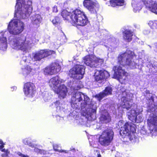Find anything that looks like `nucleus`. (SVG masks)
Segmentation results:
<instances>
[{"mask_svg": "<svg viewBox=\"0 0 157 157\" xmlns=\"http://www.w3.org/2000/svg\"><path fill=\"white\" fill-rule=\"evenodd\" d=\"M94 74L95 80L99 83L101 82L104 79L108 78L109 76V73L105 70H95Z\"/></svg>", "mask_w": 157, "mask_h": 157, "instance_id": "obj_17", "label": "nucleus"}, {"mask_svg": "<svg viewBox=\"0 0 157 157\" xmlns=\"http://www.w3.org/2000/svg\"><path fill=\"white\" fill-rule=\"evenodd\" d=\"M136 111L132 109L130 111L127 113V116L128 118L133 122L137 123L142 122L143 118L142 117L141 114H138L137 115Z\"/></svg>", "mask_w": 157, "mask_h": 157, "instance_id": "obj_18", "label": "nucleus"}, {"mask_svg": "<svg viewBox=\"0 0 157 157\" xmlns=\"http://www.w3.org/2000/svg\"><path fill=\"white\" fill-rule=\"evenodd\" d=\"M113 70L114 71L113 77L117 79L122 84H125L127 80V73L125 72L123 67L120 66H114Z\"/></svg>", "mask_w": 157, "mask_h": 157, "instance_id": "obj_10", "label": "nucleus"}, {"mask_svg": "<svg viewBox=\"0 0 157 157\" xmlns=\"http://www.w3.org/2000/svg\"><path fill=\"white\" fill-rule=\"evenodd\" d=\"M71 107L75 109L80 108L85 111L88 120L93 121L96 118L97 105L94 101H90L89 97L81 92L77 91L74 94L71 101Z\"/></svg>", "mask_w": 157, "mask_h": 157, "instance_id": "obj_2", "label": "nucleus"}, {"mask_svg": "<svg viewBox=\"0 0 157 157\" xmlns=\"http://www.w3.org/2000/svg\"><path fill=\"white\" fill-rule=\"evenodd\" d=\"M61 70V67L56 63H52L50 65L45 68L44 70V73L45 75H53L57 74Z\"/></svg>", "mask_w": 157, "mask_h": 157, "instance_id": "obj_15", "label": "nucleus"}, {"mask_svg": "<svg viewBox=\"0 0 157 157\" xmlns=\"http://www.w3.org/2000/svg\"><path fill=\"white\" fill-rule=\"evenodd\" d=\"M17 155L21 157H29L28 155H23L20 152H18Z\"/></svg>", "mask_w": 157, "mask_h": 157, "instance_id": "obj_36", "label": "nucleus"}, {"mask_svg": "<svg viewBox=\"0 0 157 157\" xmlns=\"http://www.w3.org/2000/svg\"><path fill=\"white\" fill-rule=\"evenodd\" d=\"M105 44H107L110 46L114 47L117 44L116 39L113 37L109 38L105 40Z\"/></svg>", "mask_w": 157, "mask_h": 157, "instance_id": "obj_26", "label": "nucleus"}, {"mask_svg": "<svg viewBox=\"0 0 157 157\" xmlns=\"http://www.w3.org/2000/svg\"><path fill=\"white\" fill-rule=\"evenodd\" d=\"M24 91L25 95L29 98H32L35 93V87L34 85L31 82H27L24 85Z\"/></svg>", "mask_w": 157, "mask_h": 157, "instance_id": "obj_16", "label": "nucleus"}, {"mask_svg": "<svg viewBox=\"0 0 157 157\" xmlns=\"http://www.w3.org/2000/svg\"><path fill=\"white\" fill-rule=\"evenodd\" d=\"M3 144V141L1 140L0 139V144L2 145Z\"/></svg>", "mask_w": 157, "mask_h": 157, "instance_id": "obj_44", "label": "nucleus"}, {"mask_svg": "<svg viewBox=\"0 0 157 157\" xmlns=\"http://www.w3.org/2000/svg\"><path fill=\"white\" fill-rule=\"evenodd\" d=\"M112 88L108 86L106 87L105 89L102 92L100 93L99 94H96L95 96V97L98 99L99 101H100L104 97L112 94Z\"/></svg>", "mask_w": 157, "mask_h": 157, "instance_id": "obj_20", "label": "nucleus"}, {"mask_svg": "<svg viewBox=\"0 0 157 157\" xmlns=\"http://www.w3.org/2000/svg\"><path fill=\"white\" fill-rule=\"evenodd\" d=\"M1 151L2 152H4L5 153V154H2V157H6L8 156V155L9 153V152L8 151V150L7 149H3L1 150Z\"/></svg>", "mask_w": 157, "mask_h": 157, "instance_id": "obj_34", "label": "nucleus"}, {"mask_svg": "<svg viewBox=\"0 0 157 157\" xmlns=\"http://www.w3.org/2000/svg\"><path fill=\"white\" fill-rule=\"evenodd\" d=\"M89 142H90H90H91V141L90 140V139H89Z\"/></svg>", "mask_w": 157, "mask_h": 157, "instance_id": "obj_46", "label": "nucleus"}, {"mask_svg": "<svg viewBox=\"0 0 157 157\" xmlns=\"http://www.w3.org/2000/svg\"><path fill=\"white\" fill-rule=\"evenodd\" d=\"M136 25H134V26L136 28Z\"/></svg>", "mask_w": 157, "mask_h": 157, "instance_id": "obj_47", "label": "nucleus"}, {"mask_svg": "<svg viewBox=\"0 0 157 157\" xmlns=\"http://www.w3.org/2000/svg\"><path fill=\"white\" fill-rule=\"evenodd\" d=\"M122 92V97L121 100L122 103L121 104H118L117 105L118 108L119 109L121 107V109H125L127 110H128L130 108L132 105L131 101L133 95L132 93L128 92V90H125L121 91Z\"/></svg>", "mask_w": 157, "mask_h": 157, "instance_id": "obj_9", "label": "nucleus"}, {"mask_svg": "<svg viewBox=\"0 0 157 157\" xmlns=\"http://www.w3.org/2000/svg\"><path fill=\"white\" fill-rule=\"evenodd\" d=\"M55 53V51H53L47 49L41 50L32 54V59L33 61H40L42 59Z\"/></svg>", "mask_w": 157, "mask_h": 157, "instance_id": "obj_13", "label": "nucleus"}, {"mask_svg": "<svg viewBox=\"0 0 157 157\" xmlns=\"http://www.w3.org/2000/svg\"><path fill=\"white\" fill-rule=\"evenodd\" d=\"M114 132L111 129H107L104 131L99 138V142L102 146L109 145L113 137Z\"/></svg>", "mask_w": 157, "mask_h": 157, "instance_id": "obj_8", "label": "nucleus"}, {"mask_svg": "<svg viewBox=\"0 0 157 157\" xmlns=\"http://www.w3.org/2000/svg\"><path fill=\"white\" fill-rule=\"evenodd\" d=\"M148 124L149 126V130H150L149 134L152 136L156 131L155 126L157 125V116H153L151 117L149 120L148 119Z\"/></svg>", "mask_w": 157, "mask_h": 157, "instance_id": "obj_19", "label": "nucleus"}, {"mask_svg": "<svg viewBox=\"0 0 157 157\" xmlns=\"http://www.w3.org/2000/svg\"><path fill=\"white\" fill-rule=\"evenodd\" d=\"M83 5L92 13H96L99 4L96 0H84Z\"/></svg>", "mask_w": 157, "mask_h": 157, "instance_id": "obj_14", "label": "nucleus"}, {"mask_svg": "<svg viewBox=\"0 0 157 157\" xmlns=\"http://www.w3.org/2000/svg\"><path fill=\"white\" fill-rule=\"evenodd\" d=\"M142 2L145 5V8H146L147 7L146 4H147V0H142Z\"/></svg>", "mask_w": 157, "mask_h": 157, "instance_id": "obj_38", "label": "nucleus"}, {"mask_svg": "<svg viewBox=\"0 0 157 157\" xmlns=\"http://www.w3.org/2000/svg\"><path fill=\"white\" fill-rule=\"evenodd\" d=\"M149 10L155 14L157 15V2H152L151 4L148 6Z\"/></svg>", "mask_w": 157, "mask_h": 157, "instance_id": "obj_27", "label": "nucleus"}, {"mask_svg": "<svg viewBox=\"0 0 157 157\" xmlns=\"http://www.w3.org/2000/svg\"><path fill=\"white\" fill-rule=\"evenodd\" d=\"M11 90L12 91L16 90L17 89V87L15 86H13L11 87Z\"/></svg>", "mask_w": 157, "mask_h": 157, "instance_id": "obj_41", "label": "nucleus"}, {"mask_svg": "<svg viewBox=\"0 0 157 157\" xmlns=\"http://www.w3.org/2000/svg\"><path fill=\"white\" fill-rule=\"evenodd\" d=\"M118 125L120 128V134L122 136H129L136 132V126L132 123L127 122L124 124V121H120Z\"/></svg>", "mask_w": 157, "mask_h": 157, "instance_id": "obj_6", "label": "nucleus"}, {"mask_svg": "<svg viewBox=\"0 0 157 157\" xmlns=\"http://www.w3.org/2000/svg\"><path fill=\"white\" fill-rule=\"evenodd\" d=\"M100 120L101 123H106L109 122L111 120V118L108 113L106 112L104 114H102L100 118Z\"/></svg>", "mask_w": 157, "mask_h": 157, "instance_id": "obj_24", "label": "nucleus"}, {"mask_svg": "<svg viewBox=\"0 0 157 157\" xmlns=\"http://www.w3.org/2000/svg\"><path fill=\"white\" fill-rule=\"evenodd\" d=\"M30 19L33 24L36 26H39L42 21V18L40 15L35 14L32 15Z\"/></svg>", "mask_w": 157, "mask_h": 157, "instance_id": "obj_21", "label": "nucleus"}, {"mask_svg": "<svg viewBox=\"0 0 157 157\" xmlns=\"http://www.w3.org/2000/svg\"><path fill=\"white\" fill-rule=\"evenodd\" d=\"M76 90H78V89H76Z\"/></svg>", "mask_w": 157, "mask_h": 157, "instance_id": "obj_48", "label": "nucleus"}, {"mask_svg": "<svg viewBox=\"0 0 157 157\" xmlns=\"http://www.w3.org/2000/svg\"><path fill=\"white\" fill-rule=\"evenodd\" d=\"M58 11L57 8L56 6H55L53 8V11L54 12H57Z\"/></svg>", "mask_w": 157, "mask_h": 157, "instance_id": "obj_39", "label": "nucleus"}, {"mask_svg": "<svg viewBox=\"0 0 157 157\" xmlns=\"http://www.w3.org/2000/svg\"><path fill=\"white\" fill-rule=\"evenodd\" d=\"M17 1L14 17L17 19L12 20L9 22L7 27L9 31H3L0 32V50L1 51L6 50L7 39L13 49L25 52L30 49L33 44L38 41L34 36H30L29 39L23 36L15 37L11 35H18L23 31L24 23L19 19L28 18L32 10L31 0H17Z\"/></svg>", "mask_w": 157, "mask_h": 157, "instance_id": "obj_1", "label": "nucleus"}, {"mask_svg": "<svg viewBox=\"0 0 157 157\" xmlns=\"http://www.w3.org/2000/svg\"><path fill=\"white\" fill-rule=\"evenodd\" d=\"M85 67L82 65L77 64L69 71V75L76 79H82L85 73Z\"/></svg>", "mask_w": 157, "mask_h": 157, "instance_id": "obj_12", "label": "nucleus"}, {"mask_svg": "<svg viewBox=\"0 0 157 157\" xmlns=\"http://www.w3.org/2000/svg\"><path fill=\"white\" fill-rule=\"evenodd\" d=\"M134 53L129 50L119 55L118 56V62L120 65L123 67L134 69L138 66V60L136 59Z\"/></svg>", "mask_w": 157, "mask_h": 157, "instance_id": "obj_4", "label": "nucleus"}, {"mask_svg": "<svg viewBox=\"0 0 157 157\" xmlns=\"http://www.w3.org/2000/svg\"><path fill=\"white\" fill-rule=\"evenodd\" d=\"M44 99H45L46 98H44Z\"/></svg>", "mask_w": 157, "mask_h": 157, "instance_id": "obj_49", "label": "nucleus"}, {"mask_svg": "<svg viewBox=\"0 0 157 157\" xmlns=\"http://www.w3.org/2000/svg\"><path fill=\"white\" fill-rule=\"evenodd\" d=\"M36 145L35 144V147H32L35 148L34 149V151L35 152L44 155L46 154V152L45 151L43 150L38 149L36 147Z\"/></svg>", "mask_w": 157, "mask_h": 157, "instance_id": "obj_31", "label": "nucleus"}, {"mask_svg": "<svg viewBox=\"0 0 157 157\" xmlns=\"http://www.w3.org/2000/svg\"><path fill=\"white\" fill-rule=\"evenodd\" d=\"M53 149L55 151H57L59 152H64L65 153H67L68 152V151L67 150H59L58 149V146L56 144H55L53 145Z\"/></svg>", "mask_w": 157, "mask_h": 157, "instance_id": "obj_32", "label": "nucleus"}, {"mask_svg": "<svg viewBox=\"0 0 157 157\" xmlns=\"http://www.w3.org/2000/svg\"><path fill=\"white\" fill-rule=\"evenodd\" d=\"M110 2L111 6L112 7L123 6L125 4L124 0H111Z\"/></svg>", "mask_w": 157, "mask_h": 157, "instance_id": "obj_25", "label": "nucleus"}, {"mask_svg": "<svg viewBox=\"0 0 157 157\" xmlns=\"http://www.w3.org/2000/svg\"><path fill=\"white\" fill-rule=\"evenodd\" d=\"M22 142L24 144L27 145L32 147H35V144H32L28 138H25L23 140Z\"/></svg>", "mask_w": 157, "mask_h": 157, "instance_id": "obj_30", "label": "nucleus"}, {"mask_svg": "<svg viewBox=\"0 0 157 157\" xmlns=\"http://www.w3.org/2000/svg\"><path fill=\"white\" fill-rule=\"evenodd\" d=\"M97 153L98 155V157H101V155L100 154L99 152L98 151H96V154Z\"/></svg>", "mask_w": 157, "mask_h": 157, "instance_id": "obj_42", "label": "nucleus"}, {"mask_svg": "<svg viewBox=\"0 0 157 157\" xmlns=\"http://www.w3.org/2000/svg\"><path fill=\"white\" fill-rule=\"evenodd\" d=\"M74 122L78 124H83V120L82 118H79L78 119H75L74 120Z\"/></svg>", "mask_w": 157, "mask_h": 157, "instance_id": "obj_35", "label": "nucleus"}, {"mask_svg": "<svg viewBox=\"0 0 157 157\" xmlns=\"http://www.w3.org/2000/svg\"><path fill=\"white\" fill-rule=\"evenodd\" d=\"M62 80L58 76L53 77L50 79L48 84L50 86L58 95L60 99L64 98L67 92L66 86L64 84H61Z\"/></svg>", "mask_w": 157, "mask_h": 157, "instance_id": "obj_5", "label": "nucleus"}, {"mask_svg": "<svg viewBox=\"0 0 157 157\" xmlns=\"http://www.w3.org/2000/svg\"><path fill=\"white\" fill-rule=\"evenodd\" d=\"M104 46L107 48H109V46L105 45V44H104Z\"/></svg>", "mask_w": 157, "mask_h": 157, "instance_id": "obj_45", "label": "nucleus"}, {"mask_svg": "<svg viewBox=\"0 0 157 157\" xmlns=\"http://www.w3.org/2000/svg\"><path fill=\"white\" fill-rule=\"evenodd\" d=\"M52 21L54 25H56L59 23L60 19L58 17L56 16L52 20Z\"/></svg>", "mask_w": 157, "mask_h": 157, "instance_id": "obj_33", "label": "nucleus"}, {"mask_svg": "<svg viewBox=\"0 0 157 157\" xmlns=\"http://www.w3.org/2000/svg\"><path fill=\"white\" fill-rule=\"evenodd\" d=\"M132 6L133 7V10L135 12H139L142 8V7L139 3H132Z\"/></svg>", "mask_w": 157, "mask_h": 157, "instance_id": "obj_28", "label": "nucleus"}, {"mask_svg": "<svg viewBox=\"0 0 157 157\" xmlns=\"http://www.w3.org/2000/svg\"><path fill=\"white\" fill-rule=\"evenodd\" d=\"M83 62L86 65L90 67H96L101 66L103 63L104 60L91 55L86 56L83 59Z\"/></svg>", "mask_w": 157, "mask_h": 157, "instance_id": "obj_11", "label": "nucleus"}, {"mask_svg": "<svg viewBox=\"0 0 157 157\" xmlns=\"http://www.w3.org/2000/svg\"><path fill=\"white\" fill-rule=\"evenodd\" d=\"M56 117L57 119V121H59L60 120H62L63 119V118L62 117H60L59 116H56Z\"/></svg>", "mask_w": 157, "mask_h": 157, "instance_id": "obj_40", "label": "nucleus"}, {"mask_svg": "<svg viewBox=\"0 0 157 157\" xmlns=\"http://www.w3.org/2000/svg\"><path fill=\"white\" fill-rule=\"evenodd\" d=\"M51 107L52 108H56V112L59 113L64 111L65 105L60 104L59 101L57 100L52 104Z\"/></svg>", "mask_w": 157, "mask_h": 157, "instance_id": "obj_22", "label": "nucleus"}, {"mask_svg": "<svg viewBox=\"0 0 157 157\" xmlns=\"http://www.w3.org/2000/svg\"><path fill=\"white\" fill-rule=\"evenodd\" d=\"M61 15L64 20H68L70 18L72 22L76 26H83L89 23L84 13L78 9H76L72 12L63 10L62 12Z\"/></svg>", "mask_w": 157, "mask_h": 157, "instance_id": "obj_3", "label": "nucleus"}, {"mask_svg": "<svg viewBox=\"0 0 157 157\" xmlns=\"http://www.w3.org/2000/svg\"><path fill=\"white\" fill-rule=\"evenodd\" d=\"M26 56H24L21 61L20 63L24 66L21 68V74L25 78H30L36 73L35 69L29 65L25 66L27 63H30Z\"/></svg>", "mask_w": 157, "mask_h": 157, "instance_id": "obj_7", "label": "nucleus"}, {"mask_svg": "<svg viewBox=\"0 0 157 157\" xmlns=\"http://www.w3.org/2000/svg\"><path fill=\"white\" fill-rule=\"evenodd\" d=\"M149 100L150 101L149 102V104L150 102H151V104H152V103H153L154 102V97L153 96H151V98L149 99Z\"/></svg>", "mask_w": 157, "mask_h": 157, "instance_id": "obj_37", "label": "nucleus"}, {"mask_svg": "<svg viewBox=\"0 0 157 157\" xmlns=\"http://www.w3.org/2000/svg\"><path fill=\"white\" fill-rule=\"evenodd\" d=\"M148 24L151 29H154L157 28V21H149Z\"/></svg>", "mask_w": 157, "mask_h": 157, "instance_id": "obj_29", "label": "nucleus"}, {"mask_svg": "<svg viewBox=\"0 0 157 157\" xmlns=\"http://www.w3.org/2000/svg\"><path fill=\"white\" fill-rule=\"evenodd\" d=\"M4 147V146L3 144L0 145V150L1 151L3 149Z\"/></svg>", "mask_w": 157, "mask_h": 157, "instance_id": "obj_43", "label": "nucleus"}, {"mask_svg": "<svg viewBox=\"0 0 157 157\" xmlns=\"http://www.w3.org/2000/svg\"><path fill=\"white\" fill-rule=\"evenodd\" d=\"M133 33L129 30H126L123 33V38L126 42H130L132 39Z\"/></svg>", "mask_w": 157, "mask_h": 157, "instance_id": "obj_23", "label": "nucleus"}]
</instances>
